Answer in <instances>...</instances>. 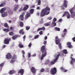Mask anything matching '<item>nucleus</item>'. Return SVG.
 <instances>
[{
	"label": "nucleus",
	"instance_id": "nucleus-46",
	"mask_svg": "<svg viewBox=\"0 0 75 75\" xmlns=\"http://www.w3.org/2000/svg\"><path fill=\"white\" fill-rule=\"evenodd\" d=\"M44 71H45V69H41L40 71L41 72H44Z\"/></svg>",
	"mask_w": 75,
	"mask_h": 75
},
{
	"label": "nucleus",
	"instance_id": "nucleus-61",
	"mask_svg": "<svg viewBox=\"0 0 75 75\" xmlns=\"http://www.w3.org/2000/svg\"><path fill=\"white\" fill-rule=\"evenodd\" d=\"M72 40H73V41H74V42H75V37L73 38H72Z\"/></svg>",
	"mask_w": 75,
	"mask_h": 75
},
{
	"label": "nucleus",
	"instance_id": "nucleus-23",
	"mask_svg": "<svg viewBox=\"0 0 75 75\" xmlns=\"http://www.w3.org/2000/svg\"><path fill=\"white\" fill-rule=\"evenodd\" d=\"M3 31H5L6 32H8V31H10V30L8 28V29H4L3 30Z\"/></svg>",
	"mask_w": 75,
	"mask_h": 75
},
{
	"label": "nucleus",
	"instance_id": "nucleus-17",
	"mask_svg": "<svg viewBox=\"0 0 75 75\" xmlns=\"http://www.w3.org/2000/svg\"><path fill=\"white\" fill-rule=\"evenodd\" d=\"M28 8V5H26L23 8V11H25V10H27Z\"/></svg>",
	"mask_w": 75,
	"mask_h": 75
},
{
	"label": "nucleus",
	"instance_id": "nucleus-15",
	"mask_svg": "<svg viewBox=\"0 0 75 75\" xmlns=\"http://www.w3.org/2000/svg\"><path fill=\"white\" fill-rule=\"evenodd\" d=\"M67 44L68 45L69 48H72V46L71 45V43L70 42H68L67 43Z\"/></svg>",
	"mask_w": 75,
	"mask_h": 75
},
{
	"label": "nucleus",
	"instance_id": "nucleus-10",
	"mask_svg": "<svg viewBox=\"0 0 75 75\" xmlns=\"http://www.w3.org/2000/svg\"><path fill=\"white\" fill-rule=\"evenodd\" d=\"M11 41V39H10L9 40L8 39H6L4 41V43L6 44H9V41Z\"/></svg>",
	"mask_w": 75,
	"mask_h": 75
},
{
	"label": "nucleus",
	"instance_id": "nucleus-25",
	"mask_svg": "<svg viewBox=\"0 0 75 75\" xmlns=\"http://www.w3.org/2000/svg\"><path fill=\"white\" fill-rule=\"evenodd\" d=\"M19 47L20 48H23L24 46L21 44V43L20 42L19 45Z\"/></svg>",
	"mask_w": 75,
	"mask_h": 75
},
{
	"label": "nucleus",
	"instance_id": "nucleus-37",
	"mask_svg": "<svg viewBox=\"0 0 75 75\" xmlns=\"http://www.w3.org/2000/svg\"><path fill=\"white\" fill-rule=\"evenodd\" d=\"M4 25L5 27H8V28H9V27L8 26V25L7 23H5Z\"/></svg>",
	"mask_w": 75,
	"mask_h": 75
},
{
	"label": "nucleus",
	"instance_id": "nucleus-5",
	"mask_svg": "<svg viewBox=\"0 0 75 75\" xmlns=\"http://www.w3.org/2000/svg\"><path fill=\"white\" fill-rule=\"evenodd\" d=\"M75 7V5H74ZM69 11L71 14V17H74L75 16V12L74 11V8H71L69 10Z\"/></svg>",
	"mask_w": 75,
	"mask_h": 75
},
{
	"label": "nucleus",
	"instance_id": "nucleus-27",
	"mask_svg": "<svg viewBox=\"0 0 75 75\" xmlns=\"http://www.w3.org/2000/svg\"><path fill=\"white\" fill-rule=\"evenodd\" d=\"M17 10H18V8L15 7H14L13 8V11H16Z\"/></svg>",
	"mask_w": 75,
	"mask_h": 75
},
{
	"label": "nucleus",
	"instance_id": "nucleus-33",
	"mask_svg": "<svg viewBox=\"0 0 75 75\" xmlns=\"http://www.w3.org/2000/svg\"><path fill=\"white\" fill-rule=\"evenodd\" d=\"M28 58H30L31 57V53H28Z\"/></svg>",
	"mask_w": 75,
	"mask_h": 75
},
{
	"label": "nucleus",
	"instance_id": "nucleus-48",
	"mask_svg": "<svg viewBox=\"0 0 75 75\" xmlns=\"http://www.w3.org/2000/svg\"><path fill=\"white\" fill-rule=\"evenodd\" d=\"M57 19L55 18H54V19H53V21H54V22H55L57 21Z\"/></svg>",
	"mask_w": 75,
	"mask_h": 75
},
{
	"label": "nucleus",
	"instance_id": "nucleus-28",
	"mask_svg": "<svg viewBox=\"0 0 75 75\" xmlns=\"http://www.w3.org/2000/svg\"><path fill=\"white\" fill-rule=\"evenodd\" d=\"M37 1L38 2V5L41 4V0H37Z\"/></svg>",
	"mask_w": 75,
	"mask_h": 75
},
{
	"label": "nucleus",
	"instance_id": "nucleus-34",
	"mask_svg": "<svg viewBox=\"0 0 75 75\" xmlns=\"http://www.w3.org/2000/svg\"><path fill=\"white\" fill-rule=\"evenodd\" d=\"M52 24H53L54 25V26H56V25H57V23H56L55 22L53 21Z\"/></svg>",
	"mask_w": 75,
	"mask_h": 75
},
{
	"label": "nucleus",
	"instance_id": "nucleus-20",
	"mask_svg": "<svg viewBox=\"0 0 75 75\" xmlns=\"http://www.w3.org/2000/svg\"><path fill=\"white\" fill-rule=\"evenodd\" d=\"M69 13V12L68 11H65L64 12L62 17H64L67 14H68Z\"/></svg>",
	"mask_w": 75,
	"mask_h": 75
},
{
	"label": "nucleus",
	"instance_id": "nucleus-19",
	"mask_svg": "<svg viewBox=\"0 0 75 75\" xmlns=\"http://www.w3.org/2000/svg\"><path fill=\"white\" fill-rule=\"evenodd\" d=\"M6 8H2L0 11V12L1 13H4V11H6Z\"/></svg>",
	"mask_w": 75,
	"mask_h": 75
},
{
	"label": "nucleus",
	"instance_id": "nucleus-26",
	"mask_svg": "<svg viewBox=\"0 0 75 75\" xmlns=\"http://www.w3.org/2000/svg\"><path fill=\"white\" fill-rule=\"evenodd\" d=\"M50 60L49 59L47 60L45 62V65H47V64H48V63L50 62Z\"/></svg>",
	"mask_w": 75,
	"mask_h": 75
},
{
	"label": "nucleus",
	"instance_id": "nucleus-36",
	"mask_svg": "<svg viewBox=\"0 0 75 75\" xmlns=\"http://www.w3.org/2000/svg\"><path fill=\"white\" fill-rule=\"evenodd\" d=\"M23 10V8L21 7L18 10V11H19V12H20L21 11H22Z\"/></svg>",
	"mask_w": 75,
	"mask_h": 75
},
{
	"label": "nucleus",
	"instance_id": "nucleus-62",
	"mask_svg": "<svg viewBox=\"0 0 75 75\" xmlns=\"http://www.w3.org/2000/svg\"><path fill=\"white\" fill-rule=\"evenodd\" d=\"M62 19H60L59 20V22H61V21H62Z\"/></svg>",
	"mask_w": 75,
	"mask_h": 75
},
{
	"label": "nucleus",
	"instance_id": "nucleus-49",
	"mask_svg": "<svg viewBox=\"0 0 75 75\" xmlns=\"http://www.w3.org/2000/svg\"><path fill=\"white\" fill-rule=\"evenodd\" d=\"M23 31V29H21L19 33H20V34H21Z\"/></svg>",
	"mask_w": 75,
	"mask_h": 75
},
{
	"label": "nucleus",
	"instance_id": "nucleus-16",
	"mask_svg": "<svg viewBox=\"0 0 75 75\" xmlns=\"http://www.w3.org/2000/svg\"><path fill=\"white\" fill-rule=\"evenodd\" d=\"M19 37H20V36L18 35L13 36L12 37V39L13 40H16L17 38H18Z\"/></svg>",
	"mask_w": 75,
	"mask_h": 75
},
{
	"label": "nucleus",
	"instance_id": "nucleus-57",
	"mask_svg": "<svg viewBox=\"0 0 75 75\" xmlns=\"http://www.w3.org/2000/svg\"><path fill=\"white\" fill-rule=\"evenodd\" d=\"M6 47V45H4L2 46V48L3 49V48H5V47Z\"/></svg>",
	"mask_w": 75,
	"mask_h": 75
},
{
	"label": "nucleus",
	"instance_id": "nucleus-29",
	"mask_svg": "<svg viewBox=\"0 0 75 75\" xmlns=\"http://www.w3.org/2000/svg\"><path fill=\"white\" fill-rule=\"evenodd\" d=\"M55 30L56 31H60V28H55Z\"/></svg>",
	"mask_w": 75,
	"mask_h": 75
},
{
	"label": "nucleus",
	"instance_id": "nucleus-54",
	"mask_svg": "<svg viewBox=\"0 0 75 75\" xmlns=\"http://www.w3.org/2000/svg\"><path fill=\"white\" fill-rule=\"evenodd\" d=\"M23 41H24L25 40V35L23 37Z\"/></svg>",
	"mask_w": 75,
	"mask_h": 75
},
{
	"label": "nucleus",
	"instance_id": "nucleus-31",
	"mask_svg": "<svg viewBox=\"0 0 75 75\" xmlns=\"http://www.w3.org/2000/svg\"><path fill=\"white\" fill-rule=\"evenodd\" d=\"M24 24H23V22H20V27H23Z\"/></svg>",
	"mask_w": 75,
	"mask_h": 75
},
{
	"label": "nucleus",
	"instance_id": "nucleus-52",
	"mask_svg": "<svg viewBox=\"0 0 75 75\" xmlns=\"http://www.w3.org/2000/svg\"><path fill=\"white\" fill-rule=\"evenodd\" d=\"M70 63V64H71V65H73V64H74V62H73V61H72V60H71Z\"/></svg>",
	"mask_w": 75,
	"mask_h": 75
},
{
	"label": "nucleus",
	"instance_id": "nucleus-35",
	"mask_svg": "<svg viewBox=\"0 0 75 75\" xmlns=\"http://www.w3.org/2000/svg\"><path fill=\"white\" fill-rule=\"evenodd\" d=\"M45 26H49V25H50V23H46L45 24Z\"/></svg>",
	"mask_w": 75,
	"mask_h": 75
},
{
	"label": "nucleus",
	"instance_id": "nucleus-50",
	"mask_svg": "<svg viewBox=\"0 0 75 75\" xmlns=\"http://www.w3.org/2000/svg\"><path fill=\"white\" fill-rule=\"evenodd\" d=\"M65 34H66V33H64V34H62V37H64V36H65Z\"/></svg>",
	"mask_w": 75,
	"mask_h": 75
},
{
	"label": "nucleus",
	"instance_id": "nucleus-12",
	"mask_svg": "<svg viewBox=\"0 0 75 75\" xmlns=\"http://www.w3.org/2000/svg\"><path fill=\"white\" fill-rule=\"evenodd\" d=\"M30 17V13L28 12H27L25 18V20H27Z\"/></svg>",
	"mask_w": 75,
	"mask_h": 75
},
{
	"label": "nucleus",
	"instance_id": "nucleus-30",
	"mask_svg": "<svg viewBox=\"0 0 75 75\" xmlns=\"http://www.w3.org/2000/svg\"><path fill=\"white\" fill-rule=\"evenodd\" d=\"M14 72V70L10 71L9 72V74H13V73Z\"/></svg>",
	"mask_w": 75,
	"mask_h": 75
},
{
	"label": "nucleus",
	"instance_id": "nucleus-51",
	"mask_svg": "<svg viewBox=\"0 0 75 75\" xmlns=\"http://www.w3.org/2000/svg\"><path fill=\"white\" fill-rule=\"evenodd\" d=\"M22 52L23 55H25V52L24 50H22Z\"/></svg>",
	"mask_w": 75,
	"mask_h": 75
},
{
	"label": "nucleus",
	"instance_id": "nucleus-24",
	"mask_svg": "<svg viewBox=\"0 0 75 75\" xmlns=\"http://www.w3.org/2000/svg\"><path fill=\"white\" fill-rule=\"evenodd\" d=\"M63 52L64 54H67L68 53V52H67V50L65 49L63 50Z\"/></svg>",
	"mask_w": 75,
	"mask_h": 75
},
{
	"label": "nucleus",
	"instance_id": "nucleus-64",
	"mask_svg": "<svg viewBox=\"0 0 75 75\" xmlns=\"http://www.w3.org/2000/svg\"><path fill=\"white\" fill-rule=\"evenodd\" d=\"M33 57H34L36 56V54H35L33 55Z\"/></svg>",
	"mask_w": 75,
	"mask_h": 75
},
{
	"label": "nucleus",
	"instance_id": "nucleus-41",
	"mask_svg": "<svg viewBox=\"0 0 75 75\" xmlns=\"http://www.w3.org/2000/svg\"><path fill=\"white\" fill-rule=\"evenodd\" d=\"M48 20H51V19H52V17L51 16H50L47 18Z\"/></svg>",
	"mask_w": 75,
	"mask_h": 75
},
{
	"label": "nucleus",
	"instance_id": "nucleus-14",
	"mask_svg": "<svg viewBox=\"0 0 75 75\" xmlns=\"http://www.w3.org/2000/svg\"><path fill=\"white\" fill-rule=\"evenodd\" d=\"M18 73H20L21 75H23L24 74V69H21L18 71Z\"/></svg>",
	"mask_w": 75,
	"mask_h": 75
},
{
	"label": "nucleus",
	"instance_id": "nucleus-11",
	"mask_svg": "<svg viewBox=\"0 0 75 75\" xmlns=\"http://www.w3.org/2000/svg\"><path fill=\"white\" fill-rule=\"evenodd\" d=\"M31 71L35 75V72H36V69L34 67H32L31 69Z\"/></svg>",
	"mask_w": 75,
	"mask_h": 75
},
{
	"label": "nucleus",
	"instance_id": "nucleus-44",
	"mask_svg": "<svg viewBox=\"0 0 75 75\" xmlns=\"http://www.w3.org/2000/svg\"><path fill=\"white\" fill-rule=\"evenodd\" d=\"M43 30V29H42V28H39L38 29V31H40V30Z\"/></svg>",
	"mask_w": 75,
	"mask_h": 75
},
{
	"label": "nucleus",
	"instance_id": "nucleus-4",
	"mask_svg": "<svg viewBox=\"0 0 75 75\" xmlns=\"http://www.w3.org/2000/svg\"><path fill=\"white\" fill-rule=\"evenodd\" d=\"M58 53L59 54L57 56L56 58H55L54 60L51 61V64L52 65H54V64L58 60L59 57V56L61 55V53H59V52H58Z\"/></svg>",
	"mask_w": 75,
	"mask_h": 75
},
{
	"label": "nucleus",
	"instance_id": "nucleus-7",
	"mask_svg": "<svg viewBox=\"0 0 75 75\" xmlns=\"http://www.w3.org/2000/svg\"><path fill=\"white\" fill-rule=\"evenodd\" d=\"M67 3H68V1L66 0H64V1L63 5L62 6V9H65L64 7L67 8Z\"/></svg>",
	"mask_w": 75,
	"mask_h": 75
},
{
	"label": "nucleus",
	"instance_id": "nucleus-42",
	"mask_svg": "<svg viewBox=\"0 0 75 75\" xmlns=\"http://www.w3.org/2000/svg\"><path fill=\"white\" fill-rule=\"evenodd\" d=\"M38 37H39V35H38L35 36L34 37L35 39H37V38H38Z\"/></svg>",
	"mask_w": 75,
	"mask_h": 75
},
{
	"label": "nucleus",
	"instance_id": "nucleus-32",
	"mask_svg": "<svg viewBox=\"0 0 75 75\" xmlns=\"http://www.w3.org/2000/svg\"><path fill=\"white\" fill-rule=\"evenodd\" d=\"M43 23V19H41L40 21V24H42Z\"/></svg>",
	"mask_w": 75,
	"mask_h": 75
},
{
	"label": "nucleus",
	"instance_id": "nucleus-59",
	"mask_svg": "<svg viewBox=\"0 0 75 75\" xmlns=\"http://www.w3.org/2000/svg\"><path fill=\"white\" fill-rule=\"evenodd\" d=\"M15 7H16V8H17L18 9V7H19V6L18 5H17L16 6H15Z\"/></svg>",
	"mask_w": 75,
	"mask_h": 75
},
{
	"label": "nucleus",
	"instance_id": "nucleus-1",
	"mask_svg": "<svg viewBox=\"0 0 75 75\" xmlns=\"http://www.w3.org/2000/svg\"><path fill=\"white\" fill-rule=\"evenodd\" d=\"M50 8L49 7H47L45 8L42 9L41 11L40 16L41 17H43L45 15H48L50 14Z\"/></svg>",
	"mask_w": 75,
	"mask_h": 75
},
{
	"label": "nucleus",
	"instance_id": "nucleus-53",
	"mask_svg": "<svg viewBox=\"0 0 75 75\" xmlns=\"http://www.w3.org/2000/svg\"><path fill=\"white\" fill-rule=\"evenodd\" d=\"M39 34L40 35H42V31H41L39 32Z\"/></svg>",
	"mask_w": 75,
	"mask_h": 75
},
{
	"label": "nucleus",
	"instance_id": "nucleus-21",
	"mask_svg": "<svg viewBox=\"0 0 75 75\" xmlns=\"http://www.w3.org/2000/svg\"><path fill=\"white\" fill-rule=\"evenodd\" d=\"M6 5V2H4V3H1L0 5V7H4V6Z\"/></svg>",
	"mask_w": 75,
	"mask_h": 75
},
{
	"label": "nucleus",
	"instance_id": "nucleus-8",
	"mask_svg": "<svg viewBox=\"0 0 75 75\" xmlns=\"http://www.w3.org/2000/svg\"><path fill=\"white\" fill-rule=\"evenodd\" d=\"M17 59V57L16 56H13L12 58V59L10 61L11 64H13Z\"/></svg>",
	"mask_w": 75,
	"mask_h": 75
},
{
	"label": "nucleus",
	"instance_id": "nucleus-45",
	"mask_svg": "<svg viewBox=\"0 0 75 75\" xmlns=\"http://www.w3.org/2000/svg\"><path fill=\"white\" fill-rule=\"evenodd\" d=\"M30 28V26L27 27L26 28V29L27 30H28Z\"/></svg>",
	"mask_w": 75,
	"mask_h": 75
},
{
	"label": "nucleus",
	"instance_id": "nucleus-43",
	"mask_svg": "<svg viewBox=\"0 0 75 75\" xmlns=\"http://www.w3.org/2000/svg\"><path fill=\"white\" fill-rule=\"evenodd\" d=\"M67 29H65L63 30V33H67Z\"/></svg>",
	"mask_w": 75,
	"mask_h": 75
},
{
	"label": "nucleus",
	"instance_id": "nucleus-13",
	"mask_svg": "<svg viewBox=\"0 0 75 75\" xmlns=\"http://www.w3.org/2000/svg\"><path fill=\"white\" fill-rule=\"evenodd\" d=\"M8 13L7 12H4L1 14V16L2 17H6V16H7Z\"/></svg>",
	"mask_w": 75,
	"mask_h": 75
},
{
	"label": "nucleus",
	"instance_id": "nucleus-39",
	"mask_svg": "<svg viewBox=\"0 0 75 75\" xmlns=\"http://www.w3.org/2000/svg\"><path fill=\"white\" fill-rule=\"evenodd\" d=\"M71 17V15H70V14L69 13L67 14V18H69Z\"/></svg>",
	"mask_w": 75,
	"mask_h": 75
},
{
	"label": "nucleus",
	"instance_id": "nucleus-47",
	"mask_svg": "<svg viewBox=\"0 0 75 75\" xmlns=\"http://www.w3.org/2000/svg\"><path fill=\"white\" fill-rule=\"evenodd\" d=\"M71 59L72 60V61H74V62H75V59L72 57H71Z\"/></svg>",
	"mask_w": 75,
	"mask_h": 75
},
{
	"label": "nucleus",
	"instance_id": "nucleus-22",
	"mask_svg": "<svg viewBox=\"0 0 75 75\" xmlns=\"http://www.w3.org/2000/svg\"><path fill=\"white\" fill-rule=\"evenodd\" d=\"M34 10L33 9H31L30 10V14H33L34 13Z\"/></svg>",
	"mask_w": 75,
	"mask_h": 75
},
{
	"label": "nucleus",
	"instance_id": "nucleus-38",
	"mask_svg": "<svg viewBox=\"0 0 75 75\" xmlns=\"http://www.w3.org/2000/svg\"><path fill=\"white\" fill-rule=\"evenodd\" d=\"M9 34L10 35H14V33H13L11 32L9 33Z\"/></svg>",
	"mask_w": 75,
	"mask_h": 75
},
{
	"label": "nucleus",
	"instance_id": "nucleus-3",
	"mask_svg": "<svg viewBox=\"0 0 75 75\" xmlns=\"http://www.w3.org/2000/svg\"><path fill=\"white\" fill-rule=\"evenodd\" d=\"M55 43L57 45H58L59 47V49H61L62 48V46L61 43H60V40L57 36L55 38Z\"/></svg>",
	"mask_w": 75,
	"mask_h": 75
},
{
	"label": "nucleus",
	"instance_id": "nucleus-9",
	"mask_svg": "<svg viewBox=\"0 0 75 75\" xmlns=\"http://www.w3.org/2000/svg\"><path fill=\"white\" fill-rule=\"evenodd\" d=\"M11 57H12V56L10 53H8L6 55V58L7 59H11Z\"/></svg>",
	"mask_w": 75,
	"mask_h": 75
},
{
	"label": "nucleus",
	"instance_id": "nucleus-18",
	"mask_svg": "<svg viewBox=\"0 0 75 75\" xmlns=\"http://www.w3.org/2000/svg\"><path fill=\"white\" fill-rule=\"evenodd\" d=\"M19 18L22 21H23L24 20V16L23 15H21L20 16Z\"/></svg>",
	"mask_w": 75,
	"mask_h": 75
},
{
	"label": "nucleus",
	"instance_id": "nucleus-40",
	"mask_svg": "<svg viewBox=\"0 0 75 75\" xmlns=\"http://www.w3.org/2000/svg\"><path fill=\"white\" fill-rule=\"evenodd\" d=\"M4 63H2L1 64H0V67H3L4 66Z\"/></svg>",
	"mask_w": 75,
	"mask_h": 75
},
{
	"label": "nucleus",
	"instance_id": "nucleus-63",
	"mask_svg": "<svg viewBox=\"0 0 75 75\" xmlns=\"http://www.w3.org/2000/svg\"><path fill=\"white\" fill-rule=\"evenodd\" d=\"M45 40H47V36H45Z\"/></svg>",
	"mask_w": 75,
	"mask_h": 75
},
{
	"label": "nucleus",
	"instance_id": "nucleus-55",
	"mask_svg": "<svg viewBox=\"0 0 75 75\" xmlns=\"http://www.w3.org/2000/svg\"><path fill=\"white\" fill-rule=\"evenodd\" d=\"M44 44L45 45L47 44V40L45 41L44 42Z\"/></svg>",
	"mask_w": 75,
	"mask_h": 75
},
{
	"label": "nucleus",
	"instance_id": "nucleus-6",
	"mask_svg": "<svg viewBox=\"0 0 75 75\" xmlns=\"http://www.w3.org/2000/svg\"><path fill=\"white\" fill-rule=\"evenodd\" d=\"M57 73V69L56 68L54 67L51 69L50 71V73L52 75H54Z\"/></svg>",
	"mask_w": 75,
	"mask_h": 75
},
{
	"label": "nucleus",
	"instance_id": "nucleus-58",
	"mask_svg": "<svg viewBox=\"0 0 75 75\" xmlns=\"http://www.w3.org/2000/svg\"><path fill=\"white\" fill-rule=\"evenodd\" d=\"M36 9H37V10H40V7H37L36 8Z\"/></svg>",
	"mask_w": 75,
	"mask_h": 75
},
{
	"label": "nucleus",
	"instance_id": "nucleus-2",
	"mask_svg": "<svg viewBox=\"0 0 75 75\" xmlns=\"http://www.w3.org/2000/svg\"><path fill=\"white\" fill-rule=\"evenodd\" d=\"M44 50H45V46H43L41 50V51L42 52V54L41 58V60H42L47 55V52Z\"/></svg>",
	"mask_w": 75,
	"mask_h": 75
},
{
	"label": "nucleus",
	"instance_id": "nucleus-56",
	"mask_svg": "<svg viewBox=\"0 0 75 75\" xmlns=\"http://www.w3.org/2000/svg\"><path fill=\"white\" fill-rule=\"evenodd\" d=\"M28 47H31V43H30L29 44V45H28Z\"/></svg>",
	"mask_w": 75,
	"mask_h": 75
},
{
	"label": "nucleus",
	"instance_id": "nucleus-60",
	"mask_svg": "<svg viewBox=\"0 0 75 75\" xmlns=\"http://www.w3.org/2000/svg\"><path fill=\"white\" fill-rule=\"evenodd\" d=\"M35 7V5H33L31 6L30 8H34Z\"/></svg>",
	"mask_w": 75,
	"mask_h": 75
}]
</instances>
